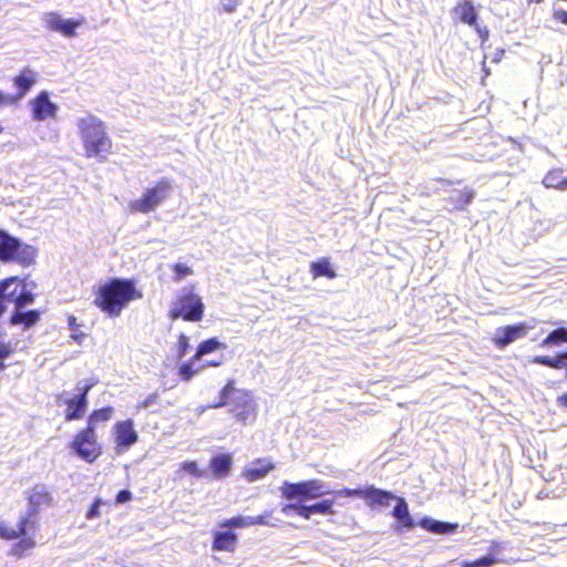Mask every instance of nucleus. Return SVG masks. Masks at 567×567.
I'll return each instance as SVG.
<instances>
[{
	"mask_svg": "<svg viewBox=\"0 0 567 567\" xmlns=\"http://www.w3.org/2000/svg\"><path fill=\"white\" fill-rule=\"evenodd\" d=\"M142 292L136 289L133 280L113 278L100 287L94 303L114 318L118 317L132 300L142 299Z\"/></svg>",
	"mask_w": 567,
	"mask_h": 567,
	"instance_id": "obj_1",
	"label": "nucleus"
},
{
	"mask_svg": "<svg viewBox=\"0 0 567 567\" xmlns=\"http://www.w3.org/2000/svg\"><path fill=\"white\" fill-rule=\"evenodd\" d=\"M78 130L87 157L103 161L111 152L112 141L109 137L104 123L92 114L78 118Z\"/></svg>",
	"mask_w": 567,
	"mask_h": 567,
	"instance_id": "obj_2",
	"label": "nucleus"
},
{
	"mask_svg": "<svg viewBox=\"0 0 567 567\" xmlns=\"http://www.w3.org/2000/svg\"><path fill=\"white\" fill-rule=\"evenodd\" d=\"M35 252L32 246L0 229V261L29 266L34 261Z\"/></svg>",
	"mask_w": 567,
	"mask_h": 567,
	"instance_id": "obj_3",
	"label": "nucleus"
},
{
	"mask_svg": "<svg viewBox=\"0 0 567 567\" xmlns=\"http://www.w3.org/2000/svg\"><path fill=\"white\" fill-rule=\"evenodd\" d=\"M34 295L27 284L18 277H9L0 281V317L6 311V303H13L16 309L32 305Z\"/></svg>",
	"mask_w": 567,
	"mask_h": 567,
	"instance_id": "obj_4",
	"label": "nucleus"
},
{
	"mask_svg": "<svg viewBox=\"0 0 567 567\" xmlns=\"http://www.w3.org/2000/svg\"><path fill=\"white\" fill-rule=\"evenodd\" d=\"M204 309L202 298L192 289L184 288L173 302L168 316L172 320L182 318L185 321L198 322L204 316Z\"/></svg>",
	"mask_w": 567,
	"mask_h": 567,
	"instance_id": "obj_5",
	"label": "nucleus"
},
{
	"mask_svg": "<svg viewBox=\"0 0 567 567\" xmlns=\"http://www.w3.org/2000/svg\"><path fill=\"white\" fill-rule=\"evenodd\" d=\"M173 193L172 182L162 178L155 186L147 188L141 198L128 204L132 213L147 214L161 206Z\"/></svg>",
	"mask_w": 567,
	"mask_h": 567,
	"instance_id": "obj_6",
	"label": "nucleus"
},
{
	"mask_svg": "<svg viewBox=\"0 0 567 567\" xmlns=\"http://www.w3.org/2000/svg\"><path fill=\"white\" fill-rule=\"evenodd\" d=\"M280 492L284 498L299 502L316 499L321 496L332 493L329 485L319 480H308L298 483L285 481L280 486Z\"/></svg>",
	"mask_w": 567,
	"mask_h": 567,
	"instance_id": "obj_7",
	"label": "nucleus"
},
{
	"mask_svg": "<svg viewBox=\"0 0 567 567\" xmlns=\"http://www.w3.org/2000/svg\"><path fill=\"white\" fill-rule=\"evenodd\" d=\"M85 383L82 385V382L78 384L79 393L73 398H65L66 393L62 392L59 394V400L63 401L68 405V411L65 413L66 421L80 420L85 414L87 408V394L90 390L96 384V381H84Z\"/></svg>",
	"mask_w": 567,
	"mask_h": 567,
	"instance_id": "obj_8",
	"label": "nucleus"
},
{
	"mask_svg": "<svg viewBox=\"0 0 567 567\" xmlns=\"http://www.w3.org/2000/svg\"><path fill=\"white\" fill-rule=\"evenodd\" d=\"M336 497H359L364 498L370 505L389 506L391 501H395L398 496L393 493L368 486L365 488H342L333 492Z\"/></svg>",
	"mask_w": 567,
	"mask_h": 567,
	"instance_id": "obj_9",
	"label": "nucleus"
},
{
	"mask_svg": "<svg viewBox=\"0 0 567 567\" xmlns=\"http://www.w3.org/2000/svg\"><path fill=\"white\" fill-rule=\"evenodd\" d=\"M71 449L87 462H93L101 453L95 433H92L91 429L82 430L72 441Z\"/></svg>",
	"mask_w": 567,
	"mask_h": 567,
	"instance_id": "obj_10",
	"label": "nucleus"
},
{
	"mask_svg": "<svg viewBox=\"0 0 567 567\" xmlns=\"http://www.w3.org/2000/svg\"><path fill=\"white\" fill-rule=\"evenodd\" d=\"M229 405H231V412L237 421L241 423H246L255 414L256 404L248 392L234 388L229 398Z\"/></svg>",
	"mask_w": 567,
	"mask_h": 567,
	"instance_id": "obj_11",
	"label": "nucleus"
},
{
	"mask_svg": "<svg viewBox=\"0 0 567 567\" xmlns=\"http://www.w3.org/2000/svg\"><path fill=\"white\" fill-rule=\"evenodd\" d=\"M43 22L49 29L72 38L76 34L75 30L84 23V19H63L56 12H48L43 16Z\"/></svg>",
	"mask_w": 567,
	"mask_h": 567,
	"instance_id": "obj_12",
	"label": "nucleus"
},
{
	"mask_svg": "<svg viewBox=\"0 0 567 567\" xmlns=\"http://www.w3.org/2000/svg\"><path fill=\"white\" fill-rule=\"evenodd\" d=\"M529 327L526 323H517L513 326L501 327L495 330L493 341L499 349H504L514 341L524 338Z\"/></svg>",
	"mask_w": 567,
	"mask_h": 567,
	"instance_id": "obj_13",
	"label": "nucleus"
},
{
	"mask_svg": "<svg viewBox=\"0 0 567 567\" xmlns=\"http://www.w3.org/2000/svg\"><path fill=\"white\" fill-rule=\"evenodd\" d=\"M32 115L35 121L55 117L59 106L50 100L47 91H41L32 101Z\"/></svg>",
	"mask_w": 567,
	"mask_h": 567,
	"instance_id": "obj_14",
	"label": "nucleus"
},
{
	"mask_svg": "<svg viewBox=\"0 0 567 567\" xmlns=\"http://www.w3.org/2000/svg\"><path fill=\"white\" fill-rule=\"evenodd\" d=\"M35 529V519H31L30 517L22 515L17 527H10L4 523H0V537L6 539H16L21 535H27L28 533L34 532Z\"/></svg>",
	"mask_w": 567,
	"mask_h": 567,
	"instance_id": "obj_15",
	"label": "nucleus"
},
{
	"mask_svg": "<svg viewBox=\"0 0 567 567\" xmlns=\"http://www.w3.org/2000/svg\"><path fill=\"white\" fill-rule=\"evenodd\" d=\"M51 501L50 494L44 485H35L29 496L28 509L23 516L35 519V515L42 505H48Z\"/></svg>",
	"mask_w": 567,
	"mask_h": 567,
	"instance_id": "obj_16",
	"label": "nucleus"
},
{
	"mask_svg": "<svg viewBox=\"0 0 567 567\" xmlns=\"http://www.w3.org/2000/svg\"><path fill=\"white\" fill-rule=\"evenodd\" d=\"M233 466V457L230 454H217L209 461L213 477L221 480L230 474Z\"/></svg>",
	"mask_w": 567,
	"mask_h": 567,
	"instance_id": "obj_17",
	"label": "nucleus"
},
{
	"mask_svg": "<svg viewBox=\"0 0 567 567\" xmlns=\"http://www.w3.org/2000/svg\"><path fill=\"white\" fill-rule=\"evenodd\" d=\"M37 82V72L30 68H24L19 75L13 79V84L18 89L14 101L21 100Z\"/></svg>",
	"mask_w": 567,
	"mask_h": 567,
	"instance_id": "obj_18",
	"label": "nucleus"
},
{
	"mask_svg": "<svg viewBox=\"0 0 567 567\" xmlns=\"http://www.w3.org/2000/svg\"><path fill=\"white\" fill-rule=\"evenodd\" d=\"M137 441L133 421L126 420L116 424V442L121 447L128 449Z\"/></svg>",
	"mask_w": 567,
	"mask_h": 567,
	"instance_id": "obj_19",
	"label": "nucleus"
},
{
	"mask_svg": "<svg viewBox=\"0 0 567 567\" xmlns=\"http://www.w3.org/2000/svg\"><path fill=\"white\" fill-rule=\"evenodd\" d=\"M270 516V512H266L257 516H237L226 520L223 526L233 528H243L254 525L270 526L271 524L267 520Z\"/></svg>",
	"mask_w": 567,
	"mask_h": 567,
	"instance_id": "obj_20",
	"label": "nucleus"
},
{
	"mask_svg": "<svg viewBox=\"0 0 567 567\" xmlns=\"http://www.w3.org/2000/svg\"><path fill=\"white\" fill-rule=\"evenodd\" d=\"M275 465L267 460H257L249 467L245 468L244 476L249 482H256L265 477Z\"/></svg>",
	"mask_w": 567,
	"mask_h": 567,
	"instance_id": "obj_21",
	"label": "nucleus"
},
{
	"mask_svg": "<svg viewBox=\"0 0 567 567\" xmlns=\"http://www.w3.org/2000/svg\"><path fill=\"white\" fill-rule=\"evenodd\" d=\"M237 545V535L234 532H217L214 535L213 549L233 553Z\"/></svg>",
	"mask_w": 567,
	"mask_h": 567,
	"instance_id": "obj_22",
	"label": "nucleus"
},
{
	"mask_svg": "<svg viewBox=\"0 0 567 567\" xmlns=\"http://www.w3.org/2000/svg\"><path fill=\"white\" fill-rule=\"evenodd\" d=\"M23 308L14 309L13 313L10 318V323L22 324L24 329L33 327L40 320V312L38 310H27L23 311Z\"/></svg>",
	"mask_w": 567,
	"mask_h": 567,
	"instance_id": "obj_23",
	"label": "nucleus"
},
{
	"mask_svg": "<svg viewBox=\"0 0 567 567\" xmlns=\"http://www.w3.org/2000/svg\"><path fill=\"white\" fill-rule=\"evenodd\" d=\"M334 499H322L320 502H317L311 505L303 504L302 508H299L301 511V517L309 519L311 515L313 514H321V515H332L334 514L333 511Z\"/></svg>",
	"mask_w": 567,
	"mask_h": 567,
	"instance_id": "obj_24",
	"label": "nucleus"
},
{
	"mask_svg": "<svg viewBox=\"0 0 567 567\" xmlns=\"http://www.w3.org/2000/svg\"><path fill=\"white\" fill-rule=\"evenodd\" d=\"M396 504L392 511L393 517L400 523L401 527L405 529H412L414 527V520L409 512L408 503L404 498L398 497Z\"/></svg>",
	"mask_w": 567,
	"mask_h": 567,
	"instance_id": "obj_25",
	"label": "nucleus"
},
{
	"mask_svg": "<svg viewBox=\"0 0 567 567\" xmlns=\"http://www.w3.org/2000/svg\"><path fill=\"white\" fill-rule=\"evenodd\" d=\"M455 16L471 27L476 25L477 13L472 1L464 0L454 8Z\"/></svg>",
	"mask_w": 567,
	"mask_h": 567,
	"instance_id": "obj_26",
	"label": "nucleus"
},
{
	"mask_svg": "<svg viewBox=\"0 0 567 567\" xmlns=\"http://www.w3.org/2000/svg\"><path fill=\"white\" fill-rule=\"evenodd\" d=\"M419 525L424 529L435 534H451L454 533L457 528L456 524L444 523L431 517L422 518Z\"/></svg>",
	"mask_w": 567,
	"mask_h": 567,
	"instance_id": "obj_27",
	"label": "nucleus"
},
{
	"mask_svg": "<svg viewBox=\"0 0 567 567\" xmlns=\"http://www.w3.org/2000/svg\"><path fill=\"white\" fill-rule=\"evenodd\" d=\"M563 169H553L546 174L543 184L547 188L567 189V177Z\"/></svg>",
	"mask_w": 567,
	"mask_h": 567,
	"instance_id": "obj_28",
	"label": "nucleus"
},
{
	"mask_svg": "<svg viewBox=\"0 0 567 567\" xmlns=\"http://www.w3.org/2000/svg\"><path fill=\"white\" fill-rule=\"evenodd\" d=\"M226 346L221 343L217 338H210L199 343L194 360H202L203 357L209 354L216 350L224 349Z\"/></svg>",
	"mask_w": 567,
	"mask_h": 567,
	"instance_id": "obj_29",
	"label": "nucleus"
},
{
	"mask_svg": "<svg viewBox=\"0 0 567 567\" xmlns=\"http://www.w3.org/2000/svg\"><path fill=\"white\" fill-rule=\"evenodd\" d=\"M310 269L313 277H328L330 279L337 277L336 271L331 268L327 258L311 262Z\"/></svg>",
	"mask_w": 567,
	"mask_h": 567,
	"instance_id": "obj_30",
	"label": "nucleus"
},
{
	"mask_svg": "<svg viewBox=\"0 0 567 567\" xmlns=\"http://www.w3.org/2000/svg\"><path fill=\"white\" fill-rule=\"evenodd\" d=\"M33 534L34 532H30L27 535H21L22 538L12 546L11 554L21 557L27 551L31 550L35 546Z\"/></svg>",
	"mask_w": 567,
	"mask_h": 567,
	"instance_id": "obj_31",
	"label": "nucleus"
},
{
	"mask_svg": "<svg viewBox=\"0 0 567 567\" xmlns=\"http://www.w3.org/2000/svg\"><path fill=\"white\" fill-rule=\"evenodd\" d=\"M533 362H535L537 364L546 365V367H549L553 369H563L564 368L566 370V365H567V361H566L563 352L557 354L556 357L536 355L533 359Z\"/></svg>",
	"mask_w": 567,
	"mask_h": 567,
	"instance_id": "obj_32",
	"label": "nucleus"
},
{
	"mask_svg": "<svg viewBox=\"0 0 567 567\" xmlns=\"http://www.w3.org/2000/svg\"><path fill=\"white\" fill-rule=\"evenodd\" d=\"M113 413L112 408H103L100 410H95L87 420V426L86 429H91L92 433H95V425L99 422H105L109 419H111Z\"/></svg>",
	"mask_w": 567,
	"mask_h": 567,
	"instance_id": "obj_33",
	"label": "nucleus"
},
{
	"mask_svg": "<svg viewBox=\"0 0 567 567\" xmlns=\"http://www.w3.org/2000/svg\"><path fill=\"white\" fill-rule=\"evenodd\" d=\"M234 390V381H229L219 392V401L209 404L207 408H202V412L205 409H219L229 404V398Z\"/></svg>",
	"mask_w": 567,
	"mask_h": 567,
	"instance_id": "obj_34",
	"label": "nucleus"
},
{
	"mask_svg": "<svg viewBox=\"0 0 567 567\" xmlns=\"http://www.w3.org/2000/svg\"><path fill=\"white\" fill-rule=\"evenodd\" d=\"M567 342V329L557 328L553 330L544 340L543 346H559Z\"/></svg>",
	"mask_w": 567,
	"mask_h": 567,
	"instance_id": "obj_35",
	"label": "nucleus"
},
{
	"mask_svg": "<svg viewBox=\"0 0 567 567\" xmlns=\"http://www.w3.org/2000/svg\"><path fill=\"white\" fill-rule=\"evenodd\" d=\"M198 360H194V357L179 365L178 374L184 381H189L197 372L200 371L199 365L196 367V362Z\"/></svg>",
	"mask_w": 567,
	"mask_h": 567,
	"instance_id": "obj_36",
	"label": "nucleus"
},
{
	"mask_svg": "<svg viewBox=\"0 0 567 567\" xmlns=\"http://www.w3.org/2000/svg\"><path fill=\"white\" fill-rule=\"evenodd\" d=\"M501 559L497 556H494L493 554H487L484 557H481L473 561H465L464 567H492L496 563H498Z\"/></svg>",
	"mask_w": 567,
	"mask_h": 567,
	"instance_id": "obj_37",
	"label": "nucleus"
},
{
	"mask_svg": "<svg viewBox=\"0 0 567 567\" xmlns=\"http://www.w3.org/2000/svg\"><path fill=\"white\" fill-rule=\"evenodd\" d=\"M474 198L473 190L460 192L452 197L451 199L455 203L456 209H463L465 206L470 205Z\"/></svg>",
	"mask_w": 567,
	"mask_h": 567,
	"instance_id": "obj_38",
	"label": "nucleus"
},
{
	"mask_svg": "<svg viewBox=\"0 0 567 567\" xmlns=\"http://www.w3.org/2000/svg\"><path fill=\"white\" fill-rule=\"evenodd\" d=\"M68 324H69V329L72 331V336H71L72 339L75 342L81 343L86 334L79 330L80 324L76 322V318L74 316H69Z\"/></svg>",
	"mask_w": 567,
	"mask_h": 567,
	"instance_id": "obj_39",
	"label": "nucleus"
},
{
	"mask_svg": "<svg viewBox=\"0 0 567 567\" xmlns=\"http://www.w3.org/2000/svg\"><path fill=\"white\" fill-rule=\"evenodd\" d=\"M173 270L175 272V280L176 281H179L182 280L183 278H185L186 276H189L193 274V270L190 267L184 265V264H175L173 266Z\"/></svg>",
	"mask_w": 567,
	"mask_h": 567,
	"instance_id": "obj_40",
	"label": "nucleus"
},
{
	"mask_svg": "<svg viewBox=\"0 0 567 567\" xmlns=\"http://www.w3.org/2000/svg\"><path fill=\"white\" fill-rule=\"evenodd\" d=\"M182 468H183V471H185V472L189 473L190 475L198 477V478L203 477L205 474L204 471L198 468L197 463L194 461L184 462L182 464Z\"/></svg>",
	"mask_w": 567,
	"mask_h": 567,
	"instance_id": "obj_41",
	"label": "nucleus"
},
{
	"mask_svg": "<svg viewBox=\"0 0 567 567\" xmlns=\"http://www.w3.org/2000/svg\"><path fill=\"white\" fill-rule=\"evenodd\" d=\"M189 347L188 338L185 334H181L177 343V357L183 358Z\"/></svg>",
	"mask_w": 567,
	"mask_h": 567,
	"instance_id": "obj_42",
	"label": "nucleus"
},
{
	"mask_svg": "<svg viewBox=\"0 0 567 567\" xmlns=\"http://www.w3.org/2000/svg\"><path fill=\"white\" fill-rule=\"evenodd\" d=\"M13 352V347L10 342L0 341V362L7 359Z\"/></svg>",
	"mask_w": 567,
	"mask_h": 567,
	"instance_id": "obj_43",
	"label": "nucleus"
},
{
	"mask_svg": "<svg viewBox=\"0 0 567 567\" xmlns=\"http://www.w3.org/2000/svg\"><path fill=\"white\" fill-rule=\"evenodd\" d=\"M303 504H286L281 507V512L285 515H289L291 512L296 513L297 515L301 516V511L299 508H302Z\"/></svg>",
	"mask_w": 567,
	"mask_h": 567,
	"instance_id": "obj_44",
	"label": "nucleus"
},
{
	"mask_svg": "<svg viewBox=\"0 0 567 567\" xmlns=\"http://www.w3.org/2000/svg\"><path fill=\"white\" fill-rule=\"evenodd\" d=\"M100 505H101V501L100 499H96L92 504V506L90 507V509L86 513V518L87 519H93V518H95V517H97L100 515Z\"/></svg>",
	"mask_w": 567,
	"mask_h": 567,
	"instance_id": "obj_45",
	"label": "nucleus"
},
{
	"mask_svg": "<svg viewBox=\"0 0 567 567\" xmlns=\"http://www.w3.org/2000/svg\"><path fill=\"white\" fill-rule=\"evenodd\" d=\"M157 400H158V394L157 393H152L144 401H142L138 404V408L140 409H147L151 405L155 404L157 402Z\"/></svg>",
	"mask_w": 567,
	"mask_h": 567,
	"instance_id": "obj_46",
	"label": "nucleus"
},
{
	"mask_svg": "<svg viewBox=\"0 0 567 567\" xmlns=\"http://www.w3.org/2000/svg\"><path fill=\"white\" fill-rule=\"evenodd\" d=\"M132 499V493L128 489H121L116 495V503L124 504Z\"/></svg>",
	"mask_w": 567,
	"mask_h": 567,
	"instance_id": "obj_47",
	"label": "nucleus"
},
{
	"mask_svg": "<svg viewBox=\"0 0 567 567\" xmlns=\"http://www.w3.org/2000/svg\"><path fill=\"white\" fill-rule=\"evenodd\" d=\"M238 6L237 0H224L221 3L223 10L227 13H233L236 11Z\"/></svg>",
	"mask_w": 567,
	"mask_h": 567,
	"instance_id": "obj_48",
	"label": "nucleus"
},
{
	"mask_svg": "<svg viewBox=\"0 0 567 567\" xmlns=\"http://www.w3.org/2000/svg\"><path fill=\"white\" fill-rule=\"evenodd\" d=\"M502 548H503L502 543L493 540L489 546L488 554H493L494 556H496L497 554H499Z\"/></svg>",
	"mask_w": 567,
	"mask_h": 567,
	"instance_id": "obj_49",
	"label": "nucleus"
},
{
	"mask_svg": "<svg viewBox=\"0 0 567 567\" xmlns=\"http://www.w3.org/2000/svg\"><path fill=\"white\" fill-rule=\"evenodd\" d=\"M554 17L559 20L561 23L567 25V11L559 10L554 13Z\"/></svg>",
	"mask_w": 567,
	"mask_h": 567,
	"instance_id": "obj_50",
	"label": "nucleus"
},
{
	"mask_svg": "<svg viewBox=\"0 0 567 567\" xmlns=\"http://www.w3.org/2000/svg\"><path fill=\"white\" fill-rule=\"evenodd\" d=\"M476 32L478 33V37L482 39V41H486L488 38V31L486 28L482 29L477 24L475 25Z\"/></svg>",
	"mask_w": 567,
	"mask_h": 567,
	"instance_id": "obj_51",
	"label": "nucleus"
},
{
	"mask_svg": "<svg viewBox=\"0 0 567 567\" xmlns=\"http://www.w3.org/2000/svg\"><path fill=\"white\" fill-rule=\"evenodd\" d=\"M221 361H213V360H205L203 362V364L199 365L200 370L204 369L205 367H218L220 365Z\"/></svg>",
	"mask_w": 567,
	"mask_h": 567,
	"instance_id": "obj_52",
	"label": "nucleus"
},
{
	"mask_svg": "<svg viewBox=\"0 0 567 567\" xmlns=\"http://www.w3.org/2000/svg\"><path fill=\"white\" fill-rule=\"evenodd\" d=\"M557 402H558L559 405H563V406L567 408V392L561 394V395H559L557 398Z\"/></svg>",
	"mask_w": 567,
	"mask_h": 567,
	"instance_id": "obj_53",
	"label": "nucleus"
},
{
	"mask_svg": "<svg viewBox=\"0 0 567 567\" xmlns=\"http://www.w3.org/2000/svg\"><path fill=\"white\" fill-rule=\"evenodd\" d=\"M502 54H503V51H501L497 55H495L494 61L495 62L499 61Z\"/></svg>",
	"mask_w": 567,
	"mask_h": 567,
	"instance_id": "obj_54",
	"label": "nucleus"
},
{
	"mask_svg": "<svg viewBox=\"0 0 567 567\" xmlns=\"http://www.w3.org/2000/svg\"><path fill=\"white\" fill-rule=\"evenodd\" d=\"M4 101V95L2 94V92L0 91V105L2 104V102Z\"/></svg>",
	"mask_w": 567,
	"mask_h": 567,
	"instance_id": "obj_55",
	"label": "nucleus"
},
{
	"mask_svg": "<svg viewBox=\"0 0 567 567\" xmlns=\"http://www.w3.org/2000/svg\"><path fill=\"white\" fill-rule=\"evenodd\" d=\"M6 369V364L3 362H0V372Z\"/></svg>",
	"mask_w": 567,
	"mask_h": 567,
	"instance_id": "obj_56",
	"label": "nucleus"
},
{
	"mask_svg": "<svg viewBox=\"0 0 567 567\" xmlns=\"http://www.w3.org/2000/svg\"><path fill=\"white\" fill-rule=\"evenodd\" d=\"M563 354H564V357H565V359H566V361H567V351H566V352H563Z\"/></svg>",
	"mask_w": 567,
	"mask_h": 567,
	"instance_id": "obj_57",
	"label": "nucleus"
},
{
	"mask_svg": "<svg viewBox=\"0 0 567 567\" xmlns=\"http://www.w3.org/2000/svg\"><path fill=\"white\" fill-rule=\"evenodd\" d=\"M2 131H3V127L0 125V133H2Z\"/></svg>",
	"mask_w": 567,
	"mask_h": 567,
	"instance_id": "obj_58",
	"label": "nucleus"
}]
</instances>
